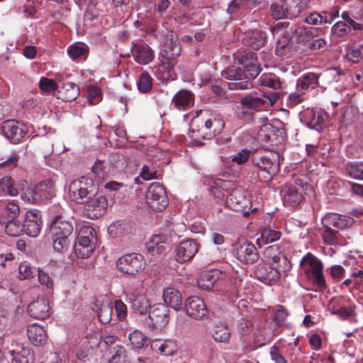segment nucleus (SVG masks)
I'll return each instance as SVG.
<instances>
[{
  "label": "nucleus",
  "instance_id": "680f3d73",
  "mask_svg": "<svg viewBox=\"0 0 363 363\" xmlns=\"http://www.w3.org/2000/svg\"><path fill=\"white\" fill-rule=\"evenodd\" d=\"M21 196L24 201L29 203L38 204L40 203L35 186L34 188H28L21 194Z\"/></svg>",
  "mask_w": 363,
  "mask_h": 363
},
{
  "label": "nucleus",
  "instance_id": "69168bd1",
  "mask_svg": "<svg viewBox=\"0 0 363 363\" xmlns=\"http://www.w3.org/2000/svg\"><path fill=\"white\" fill-rule=\"evenodd\" d=\"M40 89L46 93H51L58 89V85L53 79L42 77L39 82Z\"/></svg>",
  "mask_w": 363,
  "mask_h": 363
},
{
  "label": "nucleus",
  "instance_id": "4be33fe9",
  "mask_svg": "<svg viewBox=\"0 0 363 363\" xmlns=\"http://www.w3.org/2000/svg\"><path fill=\"white\" fill-rule=\"evenodd\" d=\"M23 232L30 236L37 237L40 232L42 227L41 216L38 211H28L26 213Z\"/></svg>",
  "mask_w": 363,
  "mask_h": 363
},
{
  "label": "nucleus",
  "instance_id": "e2e57ef3",
  "mask_svg": "<svg viewBox=\"0 0 363 363\" xmlns=\"http://www.w3.org/2000/svg\"><path fill=\"white\" fill-rule=\"evenodd\" d=\"M35 272V269L32 267L30 264L26 262L21 263L18 267V277L21 280L30 279Z\"/></svg>",
  "mask_w": 363,
  "mask_h": 363
},
{
  "label": "nucleus",
  "instance_id": "20e7f679",
  "mask_svg": "<svg viewBox=\"0 0 363 363\" xmlns=\"http://www.w3.org/2000/svg\"><path fill=\"white\" fill-rule=\"evenodd\" d=\"M69 191L77 203L85 204L96 196L98 188L92 179L82 176L70 183Z\"/></svg>",
  "mask_w": 363,
  "mask_h": 363
},
{
  "label": "nucleus",
  "instance_id": "a878e982",
  "mask_svg": "<svg viewBox=\"0 0 363 363\" xmlns=\"http://www.w3.org/2000/svg\"><path fill=\"white\" fill-rule=\"evenodd\" d=\"M29 315L38 320H45L50 316V306L46 298H40L30 303L28 308Z\"/></svg>",
  "mask_w": 363,
  "mask_h": 363
},
{
  "label": "nucleus",
  "instance_id": "6e6552de",
  "mask_svg": "<svg viewBox=\"0 0 363 363\" xmlns=\"http://www.w3.org/2000/svg\"><path fill=\"white\" fill-rule=\"evenodd\" d=\"M181 53L180 44L172 38L167 39L164 42L159 55L160 60V68L167 69L170 73L174 65L177 62V58ZM170 74H167L169 77Z\"/></svg>",
  "mask_w": 363,
  "mask_h": 363
},
{
  "label": "nucleus",
  "instance_id": "a18cd8bd",
  "mask_svg": "<svg viewBox=\"0 0 363 363\" xmlns=\"http://www.w3.org/2000/svg\"><path fill=\"white\" fill-rule=\"evenodd\" d=\"M128 337L130 343L134 348L141 349L147 347L150 344L147 337L140 330H134L129 334Z\"/></svg>",
  "mask_w": 363,
  "mask_h": 363
},
{
  "label": "nucleus",
  "instance_id": "c756f323",
  "mask_svg": "<svg viewBox=\"0 0 363 363\" xmlns=\"http://www.w3.org/2000/svg\"><path fill=\"white\" fill-rule=\"evenodd\" d=\"M290 30L298 43L306 44L316 35L318 32L316 28L303 26H297L296 25H292Z\"/></svg>",
  "mask_w": 363,
  "mask_h": 363
},
{
  "label": "nucleus",
  "instance_id": "ea45409f",
  "mask_svg": "<svg viewBox=\"0 0 363 363\" xmlns=\"http://www.w3.org/2000/svg\"><path fill=\"white\" fill-rule=\"evenodd\" d=\"M146 249L152 255L163 253L166 250L164 236L160 235H153L146 243Z\"/></svg>",
  "mask_w": 363,
  "mask_h": 363
},
{
  "label": "nucleus",
  "instance_id": "864d4df0",
  "mask_svg": "<svg viewBox=\"0 0 363 363\" xmlns=\"http://www.w3.org/2000/svg\"><path fill=\"white\" fill-rule=\"evenodd\" d=\"M52 240V246L55 252L64 253L67 252L71 244V238L64 236H51Z\"/></svg>",
  "mask_w": 363,
  "mask_h": 363
},
{
  "label": "nucleus",
  "instance_id": "0eeeda50",
  "mask_svg": "<svg viewBox=\"0 0 363 363\" xmlns=\"http://www.w3.org/2000/svg\"><path fill=\"white\" fill-rule=\"evenodd\" d=\"M78 243L74 245V251L79 258L88 257L95 248L96 231L91 226L81 228L78 234Z\"/></svg>",
  "mask_w": 363,
  "mask_h": 363
},
{
  "label": "nucleus",
  "instance_id": "aec40b11",
  "mask_svg": "<svg viewBox=\"0 0 363 363\" xmlns=\"http://www.w3.org/2000/svg\"><path fill=\"white\" fill-rule=\"evenodd\" d=\"M51 236H72L74 225L72 222L61 215L55 216L51 221L50 228Z\"/></svg>",
  "mask_w": 363,
  "mask_h": 363
},
{
  "label": "nucleus",
  "instance_id": "09e8293b",
  "mask_svg": "<svg viewBox=\"0 0 363 363\" xmlns=\"http://www.w3.org/2000/svg\"><path fill=\"white\" fill-rule=\"evenodd\" d=\"M213 337L216 342L228 343L230 338L228 328L224 324L216 325L213 330Z\"/></svg>",
  "mask_w": 363,
  "mask_h": 363
},
{
  "label": "nucleus",
  "instance_id": "603ef678",
  "mask_svg": "<svg viewBox=\"0 0 363 363\" xmlns=\"http://www.w3.org/2000/svg\"><path fill=\"white\" fill-rule=\"evenodd\" d=\"M23 223L16 218L6 222L5 231L11 237H18L23 233Z\"/></svg>",
  "mask_w": 363,
  "mask_h": 363
},
{
  "label": "nucleus",
  "instance_id": "412c9836",
  "mask_svg": "<svg viewBox=\"0 0 363 363\" xmlns=\"http://www.w3.org/2000/svg\"><path fill=\"white\" fill-rule=\"evenodd\" d=\"M199 250L196 240L188 239L181 242L176 247V259L179 262H188L193 259Z\"/></svg>",
  "mask_w": 363,
  "mask_h": 363
},
{
  "label": "nucleus",
  "instance_id": "f704fd0d",
  "mask_svg": "<svg viewBox=\"0 0 363 363\" xmlns=\"http://www.w3.org/2000/svg\"><path fill=\"white\" fill-rule=\"evenodd\" d=\"M27 335L30 342L38 346L43 345L46 342L47 335L43 327L31 324L27 328Z\"/></svg>",
  "mask_w": 363,
  "mask_h": 363
},
{
  "label": "nucleus",
  "instance_id": "bb28decb",
  "mask_svg": "<svg viewBox=\"0 0 363 363\" xmlns=\"http://www.w3.org/2000/svg\"><path fill=\"white\" fill-rule=\"evenodd\" d=\"M194 103V94L186 89L179 91L173 96L172 104L179 111H186L193 106Z\"/></svg>",
  "mask_w": 363,
  "mask_h": 363
},
{
  "label": "nucleus",
  "instance_id": "39448f33",
  "mask_svg": "<svg viewBox=\"0 0 363 363\" xmlns=\"http://www.w3.org/2000/svg\"><path fill=\"white\" fill-rule=\"evenodd\" d=\"M300 265L304 270L308 279L312 281L313 285L320 290L327 288L323 275V264L322 262L311 252H308L301 260Z\"/></svg>",
  "mask_w": 363,
  "mask_h": 363
},
{
  "label": "nucleus",
  "instance_id": "a19ab883",
  "mask_svg": "<svg viewBox=\"0 0 363 363\" xmlns=\"http://www.w3.org/2000/svg\"><path fill=\"white\" fill-rule=\"evenodd\" d=\"M158 168L157 163L152 160H148L143 164L140 172V177L145 181L159 179Z\"/></svg>",
  "mask_w": 363,
  "mask_h": 363
},
{
  "label": "nucleus",
  "instance_id": "393cba45",
  "mask_svg": "<svg viewBox=\"0 0 363 363\" xmlns=\"http://www.w3.org/2000/svg\"><path fill=\"white\" fill-rule=\"evenodd\" d=\"M242 43L253 50H259L266 43V33L261 30H247L244 33Z\"/></svg>",
  "mask_w": 363,
  "mask_h": 363
},
{
  "label": "nucleus",
  "instance_id": "423d86ee",
  "mask_svg": "<svg viewBox=\"0 0 363 363\" xmlns=\"http://www.w3.org/2000/svg\"><path fill=\"white\" fill-rule=\"evenodd\" d=\"M277 91L264 92L263 94L250 93L240 99V104L252 111H260L273 106L280 97Z\"/></svg>",
  "mask_w": 363,
  "mask_h": 363
},
{
  "label": "nucleus",
  "instance_id": "052dcab7",
  "mask_svg": "<svg viewBox=\"0 0 363 363\" xmlns=\"http://www.w3.org/2000/svg\"><path fill=\"white\" fill-rule=\"evenodd\" d=\"M281 233L270 228H264L261 233V239L265 243L272 242L279 240Z\"/></svg>",
  "mask_w": 363,
  "mask_h": 363
},
{
  "label": "nucleus",
  "instance_id": "a211bd4d",
  "mask_svg": "<svg viewBox=\"0 0 363 363\" xmlns=\"http://www.w3.org/2000/svg\"><path fill=\"white\" fill-rule=\"evenodd\" d=\"M285 206L296 208L303 201L302 189L293 184H286L281 192Z\"/></svg>",
  "mask_w": 363,
  "mask_h": 363
},
{
  "label": "nucleus",
  "instance_id": "7c9ffc66",
  "mask_svg": "<svg viewBox=\"0 0 363 363\" xmlns=\"http://www.w3.org/2000/svg\"><path fill=\"white\" fill-rule=\"evenodd\" d=\"M12 363H33L34 354L30 349L16 345V348L9 350Z\"/></svg>",
  "mask_w": 363,
  "mask_h": 363
},
{
  "label": "nucleus",
  "instance_id": "9d476101",
  "mask_svg": "<svg viewBox=\"0 0 363 363\" xmlns=\"http://www.w3.org/2000/svg\"><path fill=\"white\" fill-rule=\"evenodd\" d=\"M146 266L144 257L140 254L130 253L120 257L116 263L118 269L125 274L135 276Z\"/></svg>",
  "mask_w": 363,
  "mask_h": 363
},
{
  "label": "nucleus",
  "instance_id": "2f4dec72",
  "mask_svg": "<svg viewBox=\"0 0 363 363\" xmlns=\"http://www.w3.org/2000/svg\"><path fill=\"white\" fill-rule=\"evenodd\" d=\"M132 52L135 61L140 65H147L154 59V52L147 44L136 45Z\"/></svg>",
  "mask_w": 363,
  "mask_h": 363
},
{
  "label": "nucleus",
  "instance_id": "1a4fd4ad",
  "mask_svg": "<svg viewBox=\"0 0 363 363\" xmlns=\"http://www.w3.org/2000/svg\"><path fill=\"white\" fill-rule=\"evenodd\" d=\"M227 203L232 210L240 213L244 217L249 216L250 212L255 213L257 211V208L252 209L250 199L241 188H236L230 191L227 198Z\"/></svg>",
  "mask_w": 363,
  "mask_h": 363
},
{
  "label": "nucleus",
  "instance_id": "774afa93",
  "mask_svg": "<svg viewBox=\"0 0 363 363\" xmlns=\"http://www.w3.org/2000/svg\"><path fill=\"white\" fill-rule=\"evenodd\" d=\"M332 31L337 36H344L351 32V28L347 23L338 21L333 26Z\"/></svg>",
  "mask_w": 363,
  "mask_h": 363
},
{
  "label": "nucleus",
  "instance_id": "6e6d98bb",
  "mask_svg": "<svg viewBox=\"0 0 363 363\" xmlns=\"http://www.w3.org/2000/svg\"><path fill=\"white\" fill-rule=\"evenodd\" d=\"M293 43L286 34L277 43L275 52L279 56H284L291 50Z\"/></svg>",
  "mask_w": 363,
  "mask_h": 363
},
{
  "label": "nucleus",
  "instance_id": "c85d7f7f",
  "mask_svg": "<svg viewBox=\"0 0 363 363\" xmlns=\"http://www.w3.org/2000/svg\"><path fill=\"white\" fill-rule=\"evenodd\" d=\"M307 124L309 128L320 131L328 119V113L320 110H310L306 113Z\"/></svg>",
  "mask_w": 363,
  "mask_h": 363
},
{
  "label": "nucleus",
  "instance_id": "c9c22d12",
  "mask_svg": "<svg viewBox=\"0 0 363 363\" xmlns=\"http://www.w3.org/2000/svg\"><path fill=\"white\" fill-rule=\"evenodd\" d=\"M35 188L40 203L45 201H49L55 196L54 182L52 179H48L38 183L35 186Z\"/></svg>",
  "mask_w": 363,
  "mask_h": 363
},
{
  "label": "nucleus",
  "instance_id": "b1692460",
  "mask_svg": "<svg viewBox=\"0 0 363 363\" xmlns=\"http://www.w3.org/2000/svg\"><path fill=\"white\" fill-rule=\"evenodd\" d=\"M92 309L97 313L99 320L102 324L108 323L112 317L113 304L108 298L96 299Z\"/></svg>",
  "mask_w": 363,
  "mask_h": 363
},
{
  "label": "nucleus",
  "instance_id": "6ab92c4d",
  "mask_svg": "<svg viewBox=\"0 0 363 363\" xmlns=\"http://www.w3.org/2000/svg\"><path fill=\"white\" fill-rule=\"evenodd\" d=\"M281 266L277 265L275 268L268 267L264 262L259 263L255 269L256 277L266 284H273L280 277Z\"/></svg>",
  "mask_w": 363,
  "mask_h": 363
},
{
  "label": "nucleus",
  "instance_id": "f3484780",
  "mask_svg": "<svg viewBox=\"0 0 363 363\" xmlns=\"http://www.w3.org/2000/svg\"><path fill=\"white\" fill-rule=\"evenodd\" d=\"M169 308L163 303L153 306L149 312L150 324L154 329H160L167 325L169 321Z\"/></svg>",
  "mask_w": 363,
  "mask_h": 363
},
{
  "label": "nucleus",
  "instance_id": "72a5a7b5",
  "mask_svg": "<svg viewBox=\"0 0 363 363\" xmlns=\"http://www.w3.org/2000/svg\"><path fill=\"white\" fill-rule=\"evenodd\" d=\"M151 348L158 351L165 356L173 355L177 351V345L175 340H167L164 341L156 340L151 343Z\"/></svg>",
  "mask_w": 363,
  "mask_h": 363
},
{
  "label": "nucleus",
  "instance_id": "13d9d810",
  "mask_svg": "<svg viewBox=\"0 0 363 363\" xmlns=\"http://www.w3.org/2000/svg\"><path fill=\"white\" fill-rule=\"evenodd\" d=\"M252 3L250 0H233L228 5V12L232 14L238 10L247 11L250 8V4Z\"/></svg>",
  "mask_w": 363,
  "mask_h": 363
},
{
  "label": "nucleus",
  "instance_id": "4c0bfd02",
  "mask_svg": "<svg viewBox=\"0 0 363 363\" xmlns=\"http://www.w3.org/2000/svg\"><path fill=\"white\" fill-rule=\"evenodd\" d=\"M163 299L166 306L179 311L182 307V297L179 292L173 288H167L164 290Z\"/></svg>",
  "mask_w": 363,
  "mask_h": 363
},
{
  "label": "nucleus",
  "instance_id": "37998d69",
  "mask_svg": "<svg viewBox=\"0 0 363 363\" xmlns=\"http://www.w3.org/2000/svg\"><path fill=\"white\" fill-rule=\"evenodd\" d=\"M223 77L233 81L232 82H240L246 80L245 72L243 71L242 67L237 65H232L226 68L223 73Z\"/></svg>",
  "mask_w": 363,
  "mask_h": 363
},
{
  "label": "nucleus",
  "instance_id": "338daca9",
  "mask_svg": "<svg viewBox=\"0 0 363 363\" xmlns=\"http://www.w3.org/2000/svg\"><path fill=\"white\" fill-rule=\"evenodd\" d=\"M321 236L324 242L327 245H334L337 242V230H333L331 227L324 228Z\"/></svg>",
  "mask_w": 363,
  "mask_h": 363
},
{
  "label": "nucleus",
  "instance_id": "7ed1b4c3",
  "mask_svg": "<svg viewBox=\"0 0 363 363\" xmlns=\"http://www.w3.org/2000/svg\"><path fill=\"white\" fill-rule=\"evenodd\" d=\"M251 161L258 175L267 181L271 180L279 170V155L276 152H253Z\"/></svg>",
  "mask_w": 363,
  "mask_h": 363
},
{
  "label": "nucleus",
  "instance_id": "3c124183",
  "mask_svg": "<svg viewBox=\"0 0 363 363\" xmlns=\"http://www.w3.org/2000/svg\"><path fill=\"white\" fill-rule=\"evenodd\" d=\"M152 82L153 79L148 72H142L137 82L138 91L143 94L149 93L152 88Z\"/></svg>",
  "mask_w": 363,
  "mask_h": 363
},
{
  "label": "nucleus",
  "instance_id": "79ce46f5",
  "mask_svg": "<svg viewBox=\"0 0 363 363\" xmlns=\"http://www.w3.org/2000/svg\"><path fill=\"white\" fill-rule=\"evenodd\" d=\"M67 52L74 61L83 60L88 55V47L84 43H74L68 47Z\"/></svg>",
  "mask_w": 363,
  "mask_h": 363
},
{
  "label": "nucleus",
  "instance_id": "4468645a",
  "mask_svg": "<svg viewBox=\"0 0 363 363\" xmlns=\"http://www.w3.org/2000/svg\"><path fill=\"white\" fill-rule=\"evenodd\" d=\"M184 311L186 315L193 319L203 320L208 318L207 306L203 299L197 296H193L186 299Z\"/></svg>",
  "mask_w": 363,
  "mask_h": 363
},
{
  "label": "nucleus",
  "instance_id": "2eb2a0df",
  "mask_svg": "<svg viewBox=\"0 0 363 363\" xmlns=\"http://www.w3.org/2000/svg\"><path fill=\"white\" fill-rule=\"evenodd\" d=\"M3 135L13 144H18L27 133L26 127L16 120H7L1 123Z\"/></svg>",
  "mask_w": 363,
  "mask_h": 363
},
{
  "label": "nucleus",
  "instance_id": "dca6fc26",
  "mask_svg": "<svg viewBox=\"0 0 363 363\" xmlns=\"http://www.w3.org/2000/svg\"><path fill=\"white\" fill-rule=\"evenodd\" d=\"M84 205L83 213L85 216L92 219L98 218L106 213L108 201L105 196L97 194Z\"/></svg>",
  "mask_w": 363,
  "mask_h": 363
},
{
  "label": "nucleus",
  "instance_id": "cd10ccee",
  "mask_svg": "<svg viewBox=\"0 0 363 363\" xmlns=\"http://www.w3.org/2000/svg\"><path fill=\"white\" fill-rule=\"evenodd\" d=\"M127 301L130 308L140 314H145L150 308V303L146 296L139 293H130L127 296Z\"/></svg>",
  "mask_w": 363,
  "mask_h": 363
},
{
  "label": "nucleus",
  "instance_id": "e433bc0d",
  "mask_svg": "<svg viewBox=\"0 0 363 363\" xmlns=\"http://www.w3.org/2000/svg\"><path fill=\"white\" fill-rule=\"evenodd\" d=\"M258 83L260 86H267L274 90H278L283 88L284 81L275 74L268 72L264 73L259 77Z\"/></svg>",
  "mask_w": 363,
  "mask_h": 363
},
{
  "label": "nucleus",
  "instance_id": "de8ad7c7",
  "mask_svg": "<svg viewBox=\"0 0 363 363\" xmlns=\"http://www.w3.org/2000/svg\"><path fill=\"white\" fill-rule=\"evenodd\" d=\"M286 10V18L298 17L303 9V0H284Z\"/></svg>",
  "mask_w": 363,
  "mask_h": 363
},
{
  "label": "nucleus",
  "instance_id": "58836bf2",
  "mask_svg": "<svg viewBox=\"0 0 363 363\" xmlns=\"http://www.w3.org/2000/svg\"><path fill=\"white\" fill-rule=\"evenodd\" d=\"M220 274V272L218 270L204 272L197 281L199 287L206 290L211 289L218 280Z\"/></svg>",
  "mask_w": 363,
  "mask_h": 363
},
{
  "label": "nucleus",
  "instance_id": "c03bdc74",
  "mask_svg": "<svg viewBox=\"0 0 363 363\" xmlns=\"http://www.w3.org/2000/svg\"><path fill=\"white\" fill-rule=\"evenodd\" d=\"M107 350L110 355V363H128L126 351L123 347L116 345Z\"/></svg>",
  "mask_w": 363,
  "mask_h": 363
},
{
  "label": "nucleus",
  "instance_id": "f8f14e48",
  "mask_svg": "<svg viewBox=\"0 0 363 363\" xmlns=\"http://www.w3.org/2000/svg\"><path fill=\"white\" fill-rule=\"evenodd\" d=\"M233 250L237 259L243 264H252L259 260V255L257 248L247 240L235 242Z\"/></svg>",
  "mask_w": 363,
  "mask_h": 363
},
{
  "label": "nucleus",
  "instance_id": "5701e85b",
  "mask_svg": "<svg viewBox=\"0 0 363 363\" xmlns=\"http://www.w3.org/2000/svg\"><path fill=\"white\" fill-rule=\"evenodd\" d=\"M354 222L352 218L337 213H328L322 219L324 228L333 227L337 231L350 227Z\"/></svg>",
  "mask_w": 363,
  "mask_h": 363
},
{
  "label": "nucleus",
  "instance_id": "5fc2aeb1",
  "mask_svg": "<svg viewBox=\"0 0 363 363\" xmlns=\"http://www.w3.org/2000/svg\"><path fill=\"white\" fill-rule=\"evenodd\" d=\"M18 193L17 189L13 186V181L10 177H5L0 179V195L5 194L15 196Z\"/></svg>",
  "mask_w": 363,
  "mask_h": 363
},
{
  "label": "nucleus",
  "instance_id": "0e129e2a",
  "mask_svg": "<svg viewBox=\"0 0 363 363\" xmlns=\"http://www.w3.org/2000/svg\"><path fill=\"white\" fill-rule=\"evenodd\" d=\"M274 317L273 320L278 325H281L287 318L289 313L286 309L281 305L276 306L273 309Z\"/></svg>",
  "mask_w": 363,
  "mask_h": 363
},
{
  "label": "nucleus",
  "instance_id": "f257e3e1",
  "mask_svg": "<svg viewBox=\"0 0 363 363\" xmlns=\"http://www.w3.org/2000/svg\"><path fill=\"white\" fill-rule=\"evenodd\" d=\"M190 138L196 141L211 140L220 134L225 127L223 120L208 111H200L190 123Z\"/></svg>",
  "mask_w": 363,
  "mask_h": 363
},
{
  "label": "nucleus",
  "instance_id": "8fccbe9b",
  "mask_svg": "<svg viewBox=\"0 0 363 363\" xmlns=\"http://www.w3.org/2000/svg\"><path fill=\"white\" fill-rule=\"evenodd\" d=\"M354 309L355 304L350 303L348 306L334 307L331 313L337 315L342 320H351L356 315Z\"/></svg>",
  "mask_w": 363,
  "mask_h": 363
},
{
  "label": "nucleus",
  "instance_id": "473e14b6",
  "mask_svg": "<svg viewBox=\"0 0 363 363\" xmlns=\"http://www.w3.org/2000/svg\"><path fill=\"white\" fill-rule=\"evenodd\" d=\"M79 96V88L73 82L64 83L57 91V99L64 101H72Z\"/></svg>",
  "mask_w": 363,
  "mask_h": 363
},
{
  "label": "nucleus",
  "instance_id": "ddd939ff",
  "mask_svg": "<svg viewBox=\"0 0 363 363\" xmlns=\"http://www.w3.org/2000/svg\"><path fill=\"white\" fill-rule=\"evenodd\" d=\"M286 137V133L284 128H278L271 124L263 125L258 132L259 139L272 147H277L284 143Z\"/></svg>",
  "mask_w": 363,
  "mask_h": 363
},
{
  "label": "nucleus",
  "instance_id": "4d7b16f0",
  "mask_svg": "<svg viewBox=\"0 0 363 363\" xmlns=\"http://www.w3.org/2000/svg\"><path fill=\"white\" fill-rule=\"evenodd\" d=\"M271 11L272 16L276 19L287 18L284 0H280L276 4H272L271 5Z\"/></svg>",
  "mask_w": 363,
  "mask_h": 363
},
{
  "label": "nucleus",
  "instance_id": "9b49d317",
  "mask_svg": "<svg viewBox=\"0 0 363 363\" xmlns=\"http://www.w3.org/2000/svg\"><path fill=\"white\" fill-rule=\"evenodd\" d=\"M147 203L152 209L162 211L169 204L166 189L159 182L152 183L146 192Z\"/></svg>",
  "mask_w": 363,
  "mask_h": 363
},
{
  "label": "nucleus",
  "instance_id": "49530a36",
  "mask_svg": "<svg viewBox=\"0 0 363 363\" xmlns=\"http://www.w3.org/2000/svg\"><path fill=\"white\" fill-rule=\"evenodd\" d=\"M345 171L351 178L363 180V161L347 162L345 164Z\"/></svg>",
  "mask_w": 363,
  "mask_h": 363
},
{
  "label": "nucleus",
  "instance_id": "bf43d9fd",
  "mask_svg": "<svg viewBox=\"0 0 363 363\" xmlns=\"http://www.w3.org/2000/svg\"><path fill=\"white\" fill-rule=\"evenodd\" d=\"M347 57L354 63L359 62L363 59V43L352 46L347 51Z\"/></svg>",
  "mask_w": 363,
  "mask_h": 363
},
{
  "label": "nucleus",
  "instance_id": "f03ea898",
  "mask_svg": "<svg viewBox=\"0 0 363 363\" xmlns=\"http://www.w3.org/2000/svg\"><path fill=\"white\" fill-rule=\"evenodd\" d=\"M235 59L239 65H242L245 72L246 80L240 82H229L228 88L230 90H245L252 87L251 80L256 78L261 72L257 54L251 50L239 51L235 54Z\"/></svg>",
  "mask_w": 363,
  "mask_h": 363
}]
</instances>
